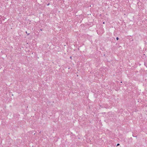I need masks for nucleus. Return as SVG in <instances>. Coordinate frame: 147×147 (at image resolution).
I'll list each match as a JSON object with an SVG mask.
<instances>
[{
    "mask_svg": "<svg viewBox=\"0 0 147 147\" xmlns=\"http://www.w3.org/2000/svg\"><path fill=\"white\" fill-rule=\"evenodd\" d=\"M119 38L118 37H117L116 38V40H119Z\"/></svg>",
    "mask_w": 147,
    "mask_h": 147,
    "instance_id": "1",
    "label": "nucleus"
},
{
    "mask_svg": "<svg viewBox=\"0 0 147 147\" xmlns=\"http://www.w3.org/2000/svg\"><path fill=\"white\" fill-rule=\"evenodd\" d=\"M119 145V144H117V146H118Z\"/></svg>",
    "mask_w": 147,
    "mask_h": 147,
    "instance_id": "2",
    "label": "nucleus"
},
{
    "mask_svg": "<svg viewBox=\"0 0 147 147\" xmlns=\"http://www.w3.org/2000/svg\"><path fill=\"white\" fill-rule=\"evenodd\" d=\"M50 4L49 3L47 5L48 6V5H49Z\"/></svg>",
    "mask_w": 147,
    "mask_h": 147,
    "instance_id": "3",
    "label": "nucleus"
},
{
    "mask_svg": "<svg viewBox=\"0 0 147 147\" xmlns=\"http://www.w3.org/2000/svg\"><path fill=\"white\" fill-rule=\"evenodd\" d=\"M29 34H29V33H28V35H29Z\"/></svg>",
    "mask_w": 147,
    "mask_h": 147,
    "instance_id": "4",
    "label": "nucleus"
},
{
    "mask_svg": "<svg viewBox=\"0 0 147 147\" xmlns=\"http://www.w3.org/2000/svg\"><path fill=\"white\" fill-rule=\"evenodd\" d=\"M26 33H27V31H26Z\"/></svg>",
    "mask_w": 147,
    "mask_h": 147,
    "instance_id": "5",
    "label": "nucleus"
},
{
    "mask_svg": "<svg viewBox=\"0 0 147 147\" xmlns=\"http://www.w3.org/2000/svg\"><path fill=\"white\" fill-rule=\"evenodd\" d=\"M70 58H71V57H70Z\"/></svg>",
    "mask_w": 147,
    "mask_h": 147,
    "instance_id": "6",
    "label": "nucleus"
}]
</instances>
